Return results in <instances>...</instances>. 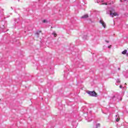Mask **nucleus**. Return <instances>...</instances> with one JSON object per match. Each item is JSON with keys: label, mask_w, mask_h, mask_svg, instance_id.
Instances as JSON below:
<instances>
[{"label": "nucleus", "mask_w": 128, "mask_h": 128, "mask_svg": "<svg viewBox=\"0 0 128 128\" xmlns=\"http://www.w3.org/2000/svg\"><path fill=\"white\" fill-rule=\"evenodd\" d=\"M106 14H110V18H114V16H118V14L116 12L112 13V10H110V12H107Z\"/></svg>", "instance_id": "obj_1"}, {"label": "nucleus", "mask_w": 128, "mask_h": 128, "mask_svg": "<svg viewBox=\"0 0 128 128\" xmlns=\"http://www.w3.org/2000/svg\"><path fill=\"white\" fill-rule=\"evenodd\" d=\"M100 24H102V26L104 28H106V22L102 20H100L99 22Z\"/></svg>", "instance_id": "obj_2"}, {"label": "nucleus", "mask_w": 128, "mask_h": 128, "mask_svg": "<svg viewBox=\"0 0 128 128\" xmlns=\"http://www.w3.org/2000/svg\"><path fill=\"white\" fill-rule=\"evenodd\" d=\"M88 94L90 96H96V93L94 92H88Z\"/></svg>", "instance_id": "obj_3"}, {"label": "nucleus", "mask_w": 128, "mask_h": 128, "mask_svg": "<svg viewBox=\"0 0 128 128\" xmlns=\"http://www.w3.org/2000/svg\"><path fill=\"white\" fill-rule=\"evenodd\" d=\"M123 74L126 78H128V70H126L123 72Z\"/></svg>", "instance_id": "obj_4"}, {"label": "nucleus", "mask_w": 128, "mask_h": 128, "mask_svg": "<svg viewBox=\"0 0 128 128\" xmlns=\"http://www.w3.org/2000/svg\"><path fill=\"white\" fill-rule=\"evenodd\" d=\"M114 4V2L112 1V2H110L108 1V2H106V3H105V4L103 3V4H106V5H108V4Z\"/></svg>", "instance_id": "obj_5"}, {"label": "nucleus", "mask_w": 128, "mask_h": 128, "mask_svg": "<svg viewBox=\"0 0 128 128\" xmlns=\"http://www.w3.org/2000/svg\"><path fill=\"white\" fill-rule=\"evenodd\" d=\"M104 0H94L95 2H97V4H100V2H104Z\"/></svg>", "instance_id": "obj_6"}, {"label": "nucleus", "mask_w": 128, "mask_h": 128, "mask_svg": "<svg viewBox=\"0 0 128 128\" xmlns=\"http://www.w3.org/2000/svg\"><path fill=\"white\" fill-rule=\"evenodd\" d=\"M88 18V14H86L84 16H82V17H81V18Z\"/></svg>", "instance_id": "obj_7"}, {"label": "nucleus", "mask_w": 128, "mask_h": 128, "mask_svg": "<svg viewBox=\"0 0 128 128\" xmlns=\"http://www.w3.org/2000/svg\"><path fill=\"white\" fill-rule=\"evenodd\" d=\"M115 120L116 122H120V116L118 115H116L115 116Z\"/></svg>", "instance_id": "obj_8"}, {"label": "nucleus", "mask_w": 128, "mask_h": 128, "mask_svg": "<svg viewBox=\"0 0 128 128\" xmlns=\"http://www.w3.org/2000/svg\"><path fill=\"white\" fill-rule=\"evenodd\" d=\"M126 52H128V50H125L122 52V54H126Z\"/></svg>", "instance_id": "obj_9"}, {"label": "nucleus", "mask_w": 128, "mask_h": 128, "mask_svg": "<svg viewBox=\"0 0 128 128\" xmlns=\"http://www.w3.org/2000/svg\"><path fill=\"white\" fill-rule=\"evenodd\" d=\"M40 32H42L39 31V32H38L36 34V38H38V34H40Z\"/></svg>", "instance_id": "obj_10"}, {"label": "nucleus", "mask_w": 128, "mask_h": 128, "mask_svg": "<svg viewBox=\"0 0 128 128\" xmlns=\"http://www.w3.org/2000/svg\"><path fill=\"white\" fill-rule=\"evenodd\" d=\"M120 79H117L116 85L118 86V84H120Z\"/></svg>", "instance_id": "obj_11"}, {"label": "nucleus", "mask_w": 128, "mask_h": 128, "mask_svg": "<svg viewBox=\"0 0 128 128\" xmlns=\"http://www.w3.org/2000/svg\"><path fill=\"white\" fill-rule=\"evenodd\" d=\"M52 34H53V36H56V32H54L53 33H52Z\"/></svg>", "instance_id": "obj_12"}, {"label": "nucleus", "mask_w": 128, "mask_h": 128, "mask_svg": "<svg viewBox=\"0 0 128 128\" xmlns=\"http://www.w3.org/2000/svg\"><path fill=\"white\" fill-rule=\"evenodd\" d=\"M43 22H48V21L46 20H43Z\"/></svg>", "instance_id": "obj_13"}, {"label": "nucleus", "mask_w": 128, "mask_h": 128, "mask_svg": "<svg viewBox=\"0 0 128 128\" xmlns=\"http://www.w3.org/2000/svg\"><path fill=\"white\" fill-rule=\"evenodd\" d=\"M82 2H83V3H82V4H83V5L84 4V0H82Z\"/></svg>", "instance_id": "obj_14"}, {"label": "nucleus", "mask_w": 128, "mask_h": 128, "mask_svg": "<svg viewBox=\"0 0 128 128\" xmlns=\"http://www.w3.org/2000/svg\"><path fill=\"white\" fill-rule=\"evenodd\" d=\"M105 42H107V44H108V42H108V40H106Z\"/></svg>", "instance_id": "obj_15"}, {"label": "nucleus", "mask_w": 128, "mask_h": 128, "mask_svg": "<svg viewBox=\"0 0 128 128\" xmlns=\"http://www.w3.org/2000/svg\"><path fill=\"white\" fill-rule=\"evenodd\" d=\"M108 48H112V46H108Z\"/></svg>", "instance_id": "obj_16"}, {"label": "nucleus", "mask_w": 128, "mask_h": 128, "mask_svg": "<svg viewBox=\"0 0 128 128\" xmlns=\"http://www.w3.org/2000/svg\"><path fill=\"white\" fill-rule=\"evenodd\" d=\"M96 126H100V124H96Z\"/></svg>", "instance_id": "obj_17"}, {"label": "nucleus", "mask_w": 128, "mask_h": 128, "mask_svg": "<svg viewBox=\"0 0 128 128\" xmlns=\"http://www.w3.org/2000/svg\"><path fill=\"white\" fill-rule=\"evenodd\" d=\"M120 88H122V85H120Z\"/></svg>", "instance_id": "obj_18"}, {"label": "nucleus", "mask_w": 128, "mask_h": 128, "mask_svg": "<svg viewBox=\"0 0 128 128\" xmlns=\"http://www.w3.org/2000/svg\"><path fill=\"white\" fill-rule=\"evenodd\" d=\"M126 56H128V52H126Z\"/></svg>", "instance_id": "obj_19"}, {"label": "nucleus", "mask_w": 128, "mask_h": 128, "mask_svg": "<svg viewBox=\"0 0 128 128\" xmlns=\"http://www.w3.org/2000/svg\"><path fill=\"white\" fill-rule=\"evenodd\" d=\"M112 0H110V2H112Z\"/></svg>", "instance_id": "obj_20"}, {"label": "nucleus", "mask_w": 128, "mask_h": 128, "mask_svg": "<svg viewBox=\"0 0 128 128\" xmlns=\"http://www.w3.org/2000/svg\"><path fill=\"white\" fill-rule=\"evenodd\" d=\"M116 96H114V98H116Z\"/></svg>", "instance_id": "obj_21"}, {"label": "nucleus", "mask_w": 128, "mask_h": 128, "mask_svg": "<svg viewBox=\"0 0 128 128\" xmlns=\"http://www.w3.org/2000/svg\"><path fill=\"white\" fill-rule=\"evenodd\" d=\"M11 8L12 10V7H11Z\"/></svg>", "instance_id": "obj_22"}, {"label": "nucleus", "mask_w": 128, "mask_h": 128, "mask_svg": "<svg viewBox=\"0 0 128 128\" xmlns=\"http://www.w3.org/2000/svg\"><path fill=\"white\" fill-rule=\"evenodd\" d=\"M124 0V2H126V0Z\"/></svg>", "instance_id": "obj_23"}, {"label": "nucleus", "mask_w": 128, "mask_h": 128, "mask_svg": "<svg viewBox=\"0 0 128 128\" xmlns=\"http://www.w3.org/2000/svg\"><path fill=\"white\" fill-rule=\"evenodd\" d=\"M118 70H120V68H118Z\"/></svg>", "instance_id": "obj_24"}]
</instances>
